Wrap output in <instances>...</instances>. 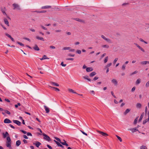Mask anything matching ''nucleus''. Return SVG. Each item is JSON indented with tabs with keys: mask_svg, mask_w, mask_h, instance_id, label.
Wrapping results in <instances>:
<instances>
[{
	"mask_svg": "<svg viewBox=\"0 0 149 149\" xmlns=\"http://www.w3.org/2000/svg\"><path fill=\"white\" fill-rule=\"evenodd\" d=\"M7 141L6 142V145L7 147L10 149L12 148V142L10 137L6 138Z\"/></svg>",
	"mask_w": 149,
	"mask_h": 149,
	"instance_id": "obj_1",
	"label": "nucleus"
},
{
	"mask_svg": "<svg viewBox=\"0 0 149 149\" xmlns=\"http://www.w3.org/2000/svg\"><path fill=\"white\" fill-rule=\"evenodd\" d=\"M134 45H135L143 53L145 52V49L141 47V46H139L138 44L136 43H134Z\"/></svg>",
	"mask_w": 149,
	"mask_h": 149,
	"instance_id": "obj_2",
	"label": "nucleus"
},
{
	"mask_svg": "<svg viewBox=\"0 0 149 149\" xmlns=\"http://www.w3.org/2000/svg\"><path fill=\"white\" fill-rule=\"evenodd\" d=\"M101 36L102 38L106 41L107 42L109 43H111V40L109 38H106L104 35H101Z\"/></svg>",
	"mask_w": 149,
	"mask_h": 149,
	"instance_id": "obj_3",
	"label": "nucleus"
},
{
	"mask_svg": "<svg viewBox=\"0 0 149 149\" xmlns=\"http://www.w3.org/2000/svg\"><path fill=\"white\" fill-rule=\"evenodd\" d=\"M42 135L44 136L43 138L44 139L48 141H49L50 140V138L47 135L44 133H43Z\"/></svg>",
	"mask_w": 149,
	"mask_h": 149,
	"instance_id": "obj_4",
	"label": "nucleus"
},
{
	"mask_svg": "<svg viewBox=\"0 0 149 149\" xmlns=\"http://www.w3.org/2000/svg\"><path fill=\"white\" fill-rule=\"evenodd\" d=\"M13 9H17L18 10H20V8L19 5L16 3H13Z\"/></svg>",
	"mask_w": 149,
	"mask_h": 149,
	"instance_id": "obj_5",
	"label": "nucleus"
},
{
	"mask_svg": "<svg viewBox=\"0 0 149 149\" xmlns=\"http://www.w3.org/2000/svg\"><path fill=\"white\" fill-rule=\"evenodd\" d=\"M2 135L3 137L4 138H5L6 137L8 138V137H10L9 136V134L7 132H6L5 133H2Z\"/></svg>",
	"mask_w": 149,
	"mask_h": 149,
	"instance_id": "obj_6",
	"label": "nucleus"
},
{
	"mask_svg": "<svg viewBox=\"0 0 149 149\" xmlns=\"http://www.w3.org/2000/svg\"><path fill=\"white\" fill-rule=\"evenodd\" d=\"M97 132H98L100 134L104 136H107L108 135L107 133H104L102 132L97 131Z\"/></svg>",
	"mask_w": 149,
	"mask_h": 149,
	"instance_id": "obj_7",
	"label": "nucleus"
},
{
	"mask_svg": "<svg viewBox=\"0 0 149 149\" xmlns=\"http://www.w3.org/2000/svg\"><path fill=\"white\" fill-rule=\"evenodd\" d=\"M111 82L115 86H117L118 85V81L116 79H113L111 81Z\"/></svg>",
	"mask_w": 149,
	"mask_h": 149,
	"instance_id": "obj_8",
	"label": "nucleus"
},
{
	"mask_svg": "<svg viewBox=\"0 0 149 149\" xmlns=\"http://www.w3.org/2000/svg\"><path fill=\"white\" fill-rule=\"evenodd\" d=\"M148 116V118L144 120L143 122V124H145L147 122L149 121V110H148V112L147 114Z\"/></svg>",
	"mask_w": 149,
	"mask_h": 149,
	"instance_id": "obj_9",
	"label": "nucleus"
},
{
	"mask_svg": "<svg viewBox=\"0 0 149 149\" xmlns=\"http://www.w3.org/2000/svg\"><path fill=\"white\" fill-rule=\"evenodd\" d=\"M13 122L14 123L17 124L19 126H20L21 124V123L17 120H13Z\"/></svg>",
	"mask_w": 149,
	"mask_h": 149,
	"instance_id": "obj_10",
	"label": "nucleus"
},
{
	"mask_svg": "<svg viewBox=\"0 0 149 149\" xmlns=\"http://www.w3.org/2000/svg\"><path fill=\"white\" fill-rule=\"evenodd\" d=\"M4 122L5 123H11L12 122L8 118H6L4 119Z\"/></svg>",
	"mask_w": 149,
	"mask_h": 149,
	"instance_id": "obj_11",
	"label": "nucleus"
},
{
	"mask_svg": "<svg viewBox=\"0 0 149 149\" xmlns=\"http://www.w3.org/2000/svg\"><path fill=\"white\" fill-rule=\"evenodd\" d=\"M147 63L149 64V61H142L140 63V64L143 65H145Z\"/></svg>",
	"mask_w": 149,
	"mask_h": 149,
	"instance_id": "obj_12",
	"label": "nucleus"
},
{
	"mask_svg": "<svg viewBox=\"0 0 149 149\" xmlns=\"http://www.w3.org/2000/svg\"><path fill=\"white\" fill-rule=\"evenodd\" d=\"M54 141L56 143L58 146L61 147L62 148H63L64 147L62 145L60 144V143L59 142L55 140H54Z\"/></svg>",
	"mask_w": 149,
	"mask_h": 149,
	"instance_id": "obj_13",
	"label": "nucleus"
},
{
	"mask_svg": "<svg viewBox=\"0 0 149 149\" xmlns=\"http://www.w3.org/2000/svg\"><path fill=\"white\" fill-rule=\"evenodd\" d=\"M44 108L46 111V113H48L49 111V109L48 107L44 105Z\"/></svg>",
	"mask_w": 149,
	"mask_h": 149,
	"instance_id": "obj_14",
	"label": "nucleus"
},
{
	"mask_svg": "<svg viewBox=\"0 0 149 149\" xmlns=\"http://www.w3.org/2000/svg\"><path fill=\"white\" fill-rule=\"evenodd\" d=\"M129 130L131 131L133 133L135 132L136 131H138V130L136 129V128H131L130 129H129Z\"/></svg>",
	"mask_w": 149,
	"mask_h": 149,
	"instance_id": "obj_15",
	"label": "nucleus"
},
{
	"mask_svg": "<svg viewBox=\"0 0 149 149\" xmlns=\"http://www.w3.org/2000/svg\"><path fill=\"white\" fill-rule=\"evenodd\" d=\"M50 84L52 86H59V85L56 83L51 82H50Z\"/></svg>",
	"mask_w": 149,
	"mask_h": 149,
	"instance_id": "obj_16",
	"label": "nucleus"
},
{
	"mask_svg": "<svg viewBox=\"0 0 149 149\" xmlns=\"http://www.w3.org/2000/svg\"><path fill=\"white\" fill-rule=\"evenodd\" d=\"M33 144L35 145L38 148L41 144V143L38 141H36V143H33Z\"/></svg>",
	"mask_w": 149,
	"mask_h": 149,
	"instance_id": "obj_17",
	"label": "nucleus"
},
{
	"mask_svg": "<svg viewBox=\"0 0 149 149\" xmlns=\"http://www.w3.org/2000/svg\"><path fill=\"white\" fill-rule=\"evenodd\" d=\"M4 21L5 24L7 25L8 26H9V22L6 18H4Z\"/></svg>",
	"mask_w": 149,
	"mask_h": 149,
	"instance_id": "obj_18",
	"label": "nucleus"
},
{
	"mask_svg": "<svg viewBox=\"0 0 149 149\" xmlns=\"http://www.w3.org/2000/svg\"><path fill=\"white\" fill-rule=\"evenodd\" d=\"M136 107L137 109H140L141 107V104L140 103H137L136 104Z\"/></svg>",
	"mask_w": 149,
	"mask_h": 149,
	"instance_id": "obj_19",
	"label": "nucleus"
},
{
	"mask_svg": "<svg viewBox=\"0 0 149 149\" xmlns=\"http://www.w3.org/2000/svg\"><path fill=\"white\" fill-rule=\"evenodd\" d=\"M93 70V69L91 67H88L86 68V71L87 72H89L92 71Z\"/></svg>",
	"mask_w": 149,
	"mask_h": 149,
	"instance_id": "obj_20",
	"label": "nucleus"
},
{
	"mask_svg": "<svg viewBox=\"0 0 149 149\" xmlns=\"http://www.w3.org/2000/svg\"><path fill=\"white\" fill-rule=\"evenodd\" d=\"M130 111V109H126L125 111L124 112V114L125 115H126L127 113H128Z\"/></svg>",
	"mask_w": 149,
	"mask_h": 149,
	"instance_id": "obj_21",
	"label": "nucleus"
},
{
	"mask_svg": "<svg viewBox=\"0 0 149 149\" xmlns=\"http://www.w3.org/2000/svg\"><path fill=\"white\" fill-rule=\"evenodd\" d=\"M144 113L143 112L141 113V116L140 117V118L139 120V122H140L141 121V120H142V119L144 116Z\"/></svg>",
	"mask_w": 149,
	"mask_h": 149,
	"instance_id": "obj_22",
	"label": "nucleus"
},
{
	"mask_svg": "<svg viewBox=\"0 0 149 149\" xmlns=\"http://www.w3.org/2000/svg\"><path fill=\"white\" fill-rule=\"evenodd\" d=\"M36 38L37 39L39 40H40L43 41H44V40L43 38L40 37L39 36H36Z\"/></svg>",
	"mask_w": 149,
	"mask_h": 149,
	"instance_id": "obj_23",
	"label": "nucleus"
},
{
	"mask_svg": "<svg viewBox=\"0 0 149 149\" xmlns=\"http://www.w3.org/2000/svg\"><path fill=\"white\" fill-rule=\"evenodd\" d=\"M33 48L34 50L37 51H39L40 50L39 48L37 45H35Z\"/></svg>",
	"mask_w": 149,
	"mask_h": 149,
	"instance_id": "obj_24",
	"label": "nucleus"
},
{
	"mask_svg": "<svg viewBox=\"0 0 149 149\" xmlns=\"http://www.w3.org/2000/svg\"><path fill=\"white\" fill-rule=\"evenodd\" d=\"M21 143V141L20 140H18L16 142V146H19Z\"/></svg>",
	"mask_w": 149,
	"mask_h": 149,
	"instance_id": "obj_25",
	"label": "nucleus"
},
{
	"mask_svg": "<svg viewBox=\"0 0 149 149\" xmlns=\"http://www.w3.org/2000/svg\"><path fill=\"white\" fill-rule=\"evenodd\" d=\"M83 78L84 79H87L89 81H91V79L88 78V76H85L83 77Z\"/></svg>",
	"mask_w": 149,
	"mask_h": 149,
	"instance_id": "obj_26",
	"label": "nucleus"
},
{
	"mask_svg": "<svg viewBox=\"0 0 149 149\" xmlns=\"http://www.w3.org/2000/svg\"><path fill=\"white\" fill-rule=\"evenodd\" d=\"M141 82V79L140 78L138 79L136 82V84H139Z\"/></svg>",
	"mask_w": 149,
	"mask_h": 149,
	"instance_id": "obj_27",
	"label": "nucleus"
},
{
	"mask_svg": "<svg viewBox=\"0 0 149 149\" xmlns=\"http://www.w3.org/2000/svg\"><path fill=\"white\" fill-rule=\"evenodd\" d=\"M96 74V73L95 72H91L90 74V77H93Z\"/></svg>",
	"mask_w": 149,
	"mask_h": 149,
	"instance_id": "obj_28",
	"label": "nucleus"
},
{
	"mask_svg": "<svg viewBox=\"0 0 149 149\" xmlns=\"http://www.w3.org/2000/svg\"><path fill=\"white\" fill-rule=\"evenodd\" d=\"M68 90L70 92L75 94H77V93L72 89L69 88L68 89Z\"/></svg>",
	"mask_w": 149,
	"mask_h": 149,
	"instance_id": "obj_29",
	"label": "nucleus"
},
{
	"mask_svg": "<svg viewBox=\"0 0 149 149\" xmlns=\"http://www.w3.org/2000/svg\"><path fill=\"white\" fill-rule=\"evenodd\" d=\"M51 8V6H43L42 7V8L43 9H47L49 8Z\"/></svg>",
	"mask_w": 149,
	"mask_h": 149,
	"instance_id": "obj_30",
	"label": "nucleus"
},
{
	"mask_svg": "<svg viewBox=\"0 0 149 149\" xmlns=\"http://www.w3.org/2000/svg\"><path fill=\"white\" fill-rule=\"evenodd\" d=\"M71 49V47H64L63 49V50H69L70 49Z\"/></svg>",
	"mask_w": 149,
	"mask_h": 149,
	"instance_id": "obj_31",
	"label": "nucleus"
},
{
	"mask_svg": "<svg viewBox=\"0 0 149 149\" xmlns=\"http://www.w3.org/2000/svg\"><path fill=\"white\" fill-rule=\"evenodd\" d=\"M2 12L4 15H5L7 17L8 19H10V17H9L7 16L6 13L5 12V11H4L2 10Z\"/></svg>",
	"mask_w": 149,
	"mask_h": 149,
	"instance_id": "obj_32",
	"label": "nucleus"
},
{
	"mask_svg": "<svg viewBox=\"0 0 149 149\" xmlns=\"http://www.w3.org/2000/svg\"><path fill=\"white\" fill-rule=\"evenodd\" d=\"M49 86L51 88H53L54 89H55L56 91H60V90L58 88H57L53 87H52V86Z\"/></svg>",
	"mask_w": 149,
	"mask_h": 149,
	"instance_id": "obj_33",
	"label": "nucleus"
},
{
	"mask_svg": "<svg viewBox=\"0 0 149 149\" xmlns=\"http://www.w3.org/2000/svg\"><path fill=\"white\" fill-rule=\"evenodd\" d=\"M102 47L103 48H108L109 47V46L108 45H104L102 46Z\"/></svg>",
	"mask_w": 149,
	"mask_h": 149,
	"instance_id": "obj_34",
	"label": "nucleus"
},
{
	"mask_svg": "<svg viewBox=\"0 0 149 149\" xmlns=\"http://www.w3.org/2000/svg\"><path fill=\"white\" fill-rule=\"evenodd\" d=\"M139 40L141 41V42H143L144 43H145L146 44H147L148 43L147 42H146L145 41H144L143 39H142V38H140L139 39Z\"/></svg>",
	"mask_w": 149,
	"mask_h": 149,
	"instance_id": "obj_35",
	"label": "nucleus"
},
{
	"mask_svg": "<svg viewBox=\"0 0 149 149\" xmlns=\"http://www.w3.org/2000/svg\"><path fill=\"white\" fill-rule=\"evenodd\" d=\"M108 56L106 57L105 59L104 60V63H106L108 61Z\"/></svg>",
	"mask_w": 149,
	"mask_h": 149,
	"instance_id": "obj_36",
	"label": "nucleus"
},
{
	"mask_svg": "<svg viewBox=\"0 0 149 149\" xmlns=\"http://www.w3.org/2000/svg\"><path fill=\"white\" fill-rule=\"evenodd\" d=\"M140 149H147V147L144 146H142L140 147Z\"/></svg>",
	"mask_w": 149,
	"mask_h": 149,
	"instance_id": "obj_37",
	"label": "nucleus"
},
{
	"mask_svg": "<svg viewBox=\"0 0 149 149\" xmlns=\"http://www.w3.org/2000/svg\"><path fill=\"white\" fill-rule=\"evenodd\" d=\"M116 136L117 137V138L120 141V142L122 141V140L121 138L120 137H119V136H118V135H116Z\"/></svg>",
	"mask_w": 149,
	"mask_h": 149,
	"instance_id": "obj_38",
	"label": "nucleus"
},
{
	"mask_svg": "<svg viewBox=\"0 0 149 149\" xmlns=\"http://www.w3.org/2000/svg\"><path fill=\"white\" fill-rule=\"evenodd\" d=\"M17 43L18 44L20 45H21V46H23V47L24 46V44H22V43H21V42H17Z\"/></svg>",
	"mask_w": 149,
	"mask_h": 149,
	"instance_id": "obj_39",
	"label": "nucleus"
},
{
	"mask_svg": "<svg viewBox=\"0 0 149 149\" xmlns=\"http://www.w3.org/2000/svg\"><path fill=\"white\" fill-rule=\"evenodd\" d=\"M118 58H116L115 59L113 62V63L114 64H115L116 63V62L118 61Z\"/></svg>",
	"mask_w": 149,
	"mask_h": 149,
	"instance_id": "obj_40",
	"label": "nucleus"
},
{
	"mask_svg": "<svg viewBox=\"0 0 149 149\" xmlns=\"http://www.w3.org/2000/svg\"><path fill=\"white\" fill-rule=\"evenodd\" d=\"M138 120V118H135L134 120V124H135L136 123Z\"/></svg>",
	"mask_w": 149,
	"mask_h": 149,
	"instance_id": "obj_41",
	"label": "nucleus"
},
{
	"mask_svg": "<svg viewBox=\"0 0 149 149\" xmlns=\"http://www.w3.org/2000/svg\"><path fill=\"white\" fill-rule=\"evenodd\" d=\"M4 111L6 113L9 115H10V112L7 110H4Z\"/></svg>",
	"mask_w": 149,
	"mask_h": 149,
	"instance_id": "obj_42",
	"label": "nucleus"
},
{
	"mask_svg": "<svg viewBox=\"0 0 149 149\" xmlns=\"http://www.w3.org/2000/svg\"><path fill=\"white\" fill-rule=\"evenodd\" d=\"M63 141H64V142H61L60 143H61L62 145H65V144L66 143V141L64 140Z\"/></svg>",
	"mask_w": 149,
	"mask_h": 149,
	"instance_id": "obj_43",
	"label": "nucleus"
},
{
	"mask_svg": "<svg viewBox=\"0 0 149 149\" xmlns=\"http://www.w3.org/2000/svg\"><path fill=\"white\" fill-rule=\"evenodd\" d=\"M149 81L146 83V88L148 87H149Z\"/></svg>",
	"mask_w": 149,
	"mask_h": 149,
	"instance_id": "obj_44",
	"label": "nucleus"
},
{
	"mask_svg": "<svg viewBox=\"0 0 149 149\" xmlns=\"http://www.w3.org/2000/svg\"><path fill=\"white\" fill-rule=\"evenodd\" d=\"M126 65L125 64H123L122 67V69L124 70L125 69Z\"/></svg>",
	"mask_w": 149,
	"mask_h": 149,
	"instance_id": "obj_45",
	"label": "nucleus"
},
{
	"mask_svg": "<svg viewBox=\"0 0 149 149\" xmlns=\"http://www.w3.org/2000/svg\"><path fill=\"white\" fill-rule=\"evenodd\" d=\"M76 52L79 54H81V51L80 50H78L76 51Z\"/></svg>",
	"mask_w": 149,
	"mask_h": 149,
	"instance_id": "obj_46",
	"label": "nucleus"
},
{
	"mask_svg": "<svg viewBox=\"0 0 149 149\" xmlns=\"http://www.w3.org/2000/svg\"><path fill=\"white\" fill-rule=\"evenodd\" d=\"M137 73H138V71H135L134 72L132 73L131 74V75H134V74H136Z\"/></svg>",
	"mask_w": 149,
	"mask_h": 149,
	"instance_id": "obj_47",
	"label": "nucleus"
},
{
	"mask_svg": "<svg viewBox=\"0 0 149 149\" xmlns=\"http://www.w3.org/2000/svg\"><path fill=\"white\" fill-rule=\"evenodd\" d=\"M61 65L63 67H65L66 65L65 64H64L63 62H62L61 63Z\"/></svg>",
	"mask_w": 149,
	"mask_h": 149,
	"instance_id": "obj_48",
	"label": "nucleus"
},
{
	"mask_svg": "<svg viewBox=\"0 0 149 149\" xmlns=\"http://www.w3.org/2000/svg\"><path fill=\"white\" fill-rule=\"evenodd\" d=\"M135 89H136V87H133L132 89H131V91H132V92H133V91H134L135 90Z\"/></svg>",
	"mask_w": 149,
	"mask_h": 149,
	"instance_id": "obj_49",
	"label": "nucleus"
},
{
	"mask_svg": "<svg viewBox=\"0 0 149 149\" xmlns=\"http://www.w3.org/2000/svg\"><path fill=\"white\" fill-rule=\"evenodd\" d=\"M27 135L28 136H32V135L31 134L30 132H28L27 133Z\"/></svg>",
	"mask_w": 149,
	"mask_h": 149,
	"instance_id": "obj_50",
	"label": "nucleus"
},
{
	"mask_svg": "<svg viewBox=\"0 0 149 149\" xmlns=\"http://www.w3.org/2000/svg\"><path fill=\"white\" fill-rule=\"evenodd\" d=\"M54 138L57 140L58 141H59L60 142H61V140H60V139L59 138H57V137H55Z\"/></svg>",
	"mask_w": 149,
	"mask_h": 149,
	"instance_id": "obj_51",
	"label": "nucleus"
},
{
	"mask_svg": "<svg viewBox=\"0 0 149 149\" xmlns=\"http://www.w3.org/2000/svg\"><path fill=\"white\" fill-rule=\"evenodd\" d=\"M20 131L23 133L24 134H26V131H24L22 130H20Z\"/></svg>",
	"mask_w": 149,
	"mask_h": 149,
	"instance_id": "obj_52",
	"label": "nucleus"
},
{
	"mask_svg": "<svg viewBox=\"0 0 149 149\" xmlns=\"http://www.w3.org/2000/svg\"><path fill=\"white\" fill-rule=\"evenodd\" d=\"M112 63H110L108 64L106 66V67H109L111 65Z\"/></svg>",
	"mask_w": 149,
	"mask_h": 149,
	"instance_id": "obj_53",
	"label": "nucleus"
},
{
	"mask_svg": "<svg viewBox=\"0 0 149 149\" xmlns=\"http://www.w3.org/2000/svg\"><path fill=\"white\" fill-rule=\"evenodd\" d=\"M5 35L6 36H7L10 38L11 37L10 35L8 33H6L5 34Z\"/></svg>",
	"mask_w": 149,
	"mask_h": 149,
	"instance_id": "obj_54",
	"label": "nucleus"
},
{
	"mask_svg": "<svg viewBox=\"0 0 149 149\" xmlns=\"http://www.w3.org/2000/svg\"><path fill=\"white\" fill-rule=\"evenodd\" d=\"M74 51H75V49H72L71 48L69 50V52H74Z\"/></svg>",
	"mask_w": 149,
	"mask_h": 149,
	"instance_id": "obj_55",
	"label": "nucleus"
},
{
	"mask_svg": "<svg viewBox=\"0 0 149 149\" xmlns=\"http://www.w3.org/2000/svg\"><path fill=\"white\" fill-rule=\"evenodd\" d=\"M68 56L72 57H74V54H68Z\"/></svg>",
	"mask_w": 149,
	"mask_h": 149,
	"instance_id": "obj_56",
	"label": "nucleus"
},
{
	"mask_svg": "<svg viewBox=\"0 0 149 149\" xmlns=\"http://www.w3.org/2000/svg\"><path fill=\"white\" fill-rule=\"evenodd\" d=\"M66 60H70L71 61H73L74 60L73 58H67L66 59Z\"/></svg>",
	"mask_w": 149,
	"mask_h": 149,
	"instance_id": "obj_57",
	"label": "nucleus"
},
{
	"mask_svg": "<svg viewBox=\"0 0 149 149\" xmlns=\"http://www.w3.org/2000/svg\"><path fill=\"white\" fill-rule=\"evenodd\" d=\"M37 130L38 131H40V132L41 133H42V130H41L40 128H37Z\"/></svg>",
	"mask_w": 149,
	"mask_h": 149,
	"instance_id": "obj_58",
	"label": "nucleus"
},
{
	"mask_svg": "<svg viewBox=\"0 0 149 149\" xmlns=\"http://www.w3.org/2000/svg\"><path fill=\"white\" fill-rule=\"evenodd\" d=\"M47 146L50 149H52V147H51L49 145L47 144Z\"/></svg>",
	"mask_w": 149,
	"mask_h": 149,
	"instance_id": "obj_59",
	"label": "nucleus"
},
{
	"mask_svg": "<svg viewBox=\"0 0 149 149\" xmlns=\"http://www.w3.org/2000/svg\"><path fill=\"white\" fill-rule=\"evenodd\" d=\"M99 77H95L93 79L94 80H96L98 79Z\"/></svg>",
	"mask_w": 149,
	"mask_h": 149,
	"instance_id": "obj_60",
	"label": "nucleus"
},
{
	"mask_svg": "<svg viewBox=\"0 0 149 149\" xmlns=\"http://www.w3.org/2000/svg\"><path fill=\"white\" fill-rule=\"evenodd\" d=\"M50 48L51 49H54L55 48V47L54 46H50Z\"/></svg>",
	"mask_w": 149,
	"mask_h": 149,
	"instance_id": "obj_61",
	"label": "nucleus"
},
{
	"mask_svg": "<svg viewBox=\"0 0 149 149\" xmlns=\"http://www.w3.org/2000/svg\"><path fill=\"white\" fill-rule=\"evenodd\" d=\"M23 137L25 138V139H28V137H27V136L26 135H24L23 136Z\"/></svg>",
	"mask_w": 149,
	"mask_h": 149,
	"instance_id": "obj_62",
	"label": "nucleus"
},
{
	"mask_svg": "<svg viewBox=\"0 0 149 149\" xmlns=\"http://www.w3.org/2000/svg\"><path fill=\"white\" fill-rule=\"evenodd\" d=\"M23 141L24 143H27V141L26 140L24 139L23 140Z\"/></svg>",
	"mask_w": 149,
	"mask_h": 149,
	"instance_id": "obj_63",
	"label": "nucleus"
},
{
	"mask_svg": "<svg viewBox=\"0 0 149 149\" xmlns=\"http://www.w3.org/2000/svg\"><path fill=\"white\" fill-rule=\"evenodd\" d=\"M41 27H42L43 29H44V30H47V29L46 28H45V27H44V26H42L41 25Z\"/></svg>",
	"mask_w": 149,
	"mask_h": 149,
	"instance_id": "obj_64",
	"label": "nucleus"
}]
</instances>
